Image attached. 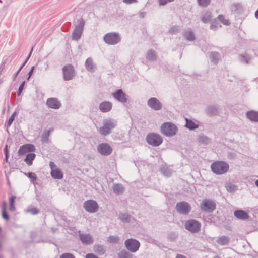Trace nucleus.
I'll return each mask as SVG.
<instances>
[{
    "label": "nucleus",
    "instance_id": "obj_49",
    "mask_svg": "<svg viewBox=\"0 0 258 258\" xmlns=\"http://www.w3.org/2000/svg\"><path fill=\"white\" fill-rule=\"evenodd\" d=\"M24 174L32 181H35L37 179V175L33 172H29L28 173H24Z\"/></svg>",
    "mask_w": 258,
    "mask_h": 258
},
{
    "label": "nucleus",
    "instance_id": "obj_51",
    "mask_svg": "<svg viewBox=\"0 0 258 258\" xmlns=\"http://www.w3.org/2000/svg\"><path fill=\"white\" fill-rule=\"evenodd\" d=\"M59 258H75V257L71 253H64L62 254Z\"/></svg>",
    "mask_w": 258,
    "mask_h": 258
},
{
    "label": "nucleus",
    "instance_id": "obj_36",
    "mask_svg": "<svg viewBox=\"0 0 258 258\" xmlns=\"http://www.w3.org/2000/svg\"><path fill=\"white\" fill-rule=\"evenodd\" d=\"M183 36L188 41H192L195 39L194 32L191 30L185 31L183 32Z\"/></svg>",
    "mask_w": 258,
    "mask_h": 258
},
{
    "label": "nucleus",
    "instance_id": "obj_8",
    "mask_svg": "<svg viewBox=\"0 0 258 258\" xmlns=\"http://www.w3.org/2000/svg\"><path fill=\"white\" fill-rule=\"evenodd\" d=\"M185 228L192 233H196L200 231L201 224L198 221L195 219H190L185 221Z\"/></svg>",
    "mask_w": 258,
    "mask_h": 258
},
{
    "label": "nucleus",
    "instance_id": "obj_27",
    "mask_svg": "<svg viewBox=\"0 0 258 258\" xmlns=\"http://www.w3.org/2000/svg\"><path fill=\"white\" fill-rule=\"evenodd\" d=\"M219 108L216 106L211 105L206 109V113L210 116L217 115L219 113Z\"/></svg>",
    "mask_w": 258,
    "mask_h": 258
},
{
    "label": "nucleus",
    "instance_id": "obj_58",
    "mask_svg": "<svg viewBox=\"0 0 258 258\" xmlns=\"http://www.w3.org/2000/svg\"><path fill=\"white\" fill-rule=\"evenodd\" d=\"M168 237L171 240H174L176 238L177 236L174 233H171L169 234Z\"/></svg>",
    "mask_w": 258,
    "mask_h": 258
},
{
    "label": "nucleus",
    "instance_id": "obj_15",
    "mask_svg": "<svg viewBox=\"0 0 258 258\" xmlns=\"http://www.w3.org/2000/svg\"><path fill=\"white\" fill-rule=\"evenodd\" d=\"M112 95L116 100L121 103H125L127 101V95L121 89L116 90L112 93Z\"/></svg>",
    "mask_w": 258,
    "mask_h": 258
},
{
    "label": "nucleus",
    "instance_id": "obj_60",
    "mask_svg": "<svg viewBox=\"0 0 258 258\" xmlns=\"http://www.w3.org/2000/svg\"><path fill=\"white\" fill-rule=\"evenodd\" d=\"M4 154H5V156H6V157H7L8 155H9V150L8 149V145H5L4 149Z\"/></svg>",
    "mask_w": 258,
    "mask_h": 258
},
{
    "label": "nucleus",
    "instance_id": "obj_34",
    "mask_svg": "<svg viewBox=\"0 0 258 258\" xmlns=\"http://www.w3.org/2000/svg\"><path fill=\"white\" fill-rule=\"evenodd\" d=\"M7 208V202L4 201L2 203V216L3 219L6 221H8L10 219V216L6 210Z\"/></svg>",
    "mask_w": 258,
    "mask_h": 258
},
{
    "label": "nucleus",
    "instance_id": "obj_31",
    "mask_svg": "<svg viewBox=\"0 0 258 258\" xmlns=\"http://www.w3.org/2000/svg\"><path fill=\"white\" fill-rule=\"evenodd\" d=\"M53 131V128H50L48 130L44 131V133L41 136V142L43 143H48L49 142V138L51 132Z\"/></svg>",
    "mask_w": 258,
    "mask_h": 258
},
{
    "label": "nucleus",
    "instance_id": "obj_17",
    "mask_svg": "<svg viewBox=\"0 0 258 258\" xmlns=\"http://www.w3.org/2000/svg\"><path fill=\"white\" fill-rule=\"evenodd\" d=\"M46 105L48 107L54 109H58L61 106V103L57 98H49L46 101Z\"/></svg>",
    "mask_w": 258,
    "mask_h": 258
},
{
    "label": "nucleus",
    "instance_id": "obj_37",
    "mask_svg": "<svg viewBox=\"0 0 258 258\" xmlns=\"http://www.w3.org/2000/svg\"><path fill=\"white\" fill-rule=\"evenodd\" d=\"M232 11L237 13H240L243 11V7L241 4L234 3L231 6Z\"/></svg>",
    "mask_w": 258,
    "mask_h": 258
},
{
    "label": "nucleus",
    "instance_id": "obj_25",
    "mask_svg": "<svg viewBox=\"0 0 258 258\" xmlns=\"http://www.w3.org/2000/svg\"><path fill=\"white\" fill-rule=\"evenodd\" d=\"M112 190L115 194L121 195L124 191V187L120 183H115L113 184Z\"/></svg>",
    "mask_w": 258,
    "mask_h": 258
},
{
    "label": "nucleus",
    "instance_id": "obj_53",
    "mask_svg": "<svg viewBox=\"0 0 258 258\" xmlns=\"http://www.w3.org/2000/svg\"><path fill=\"white\" fill-rule=\"evenodd\" d=\"M34 69H35V66H33L31 68V69H30V70L29 71V72H28V76L27 77V80H29V79H30V77L31 76V75L33 73Z\"/></svg>",
    "mask_w": 258,
    "mask_h": 258
},
{
    "label": "nucleus",
    "instance_id": "obj_23",
    "mask_svg": "<svg viewBox=\"0 0 258 258\" xmlns=\"http://www.w3.org/2000/svg\"><path fill=\"white\" fill-rule=\"evenodd\" d=\"M246 116L248 119L253 122H258V112L250 110L247 111L246 113Z\"/></svg>",
    "mask_w": 258,
    "mask_h": 258
},
{
    "label": "nucleus",
    "instance_id": "obj_41",
    "mask_svg": "<svg viewBox=\"0 0 258 258\" xmlns=\"http://www.w3.org/2000/svg\"><path fill=\"white\" fill-rule=\"evenodd\" d=\"M118 258H133V255L126 250H122L119 252Z\"/></svg>",
    "mask_w": 258,
    "mask_h": 258
},
{
    "label": "nucleus",
    "instance_id": "obj_6",
    "mask_svg": "<svg viewBox=\"0 0 258 258\" xmlns=\"http://www.w3.org/2000/svg\"><path fill=\"white\" fill-rule=\"evenodd\" d=\"M146 142L153 147L160 145L163 142V139L159 135L155 133H149L146 137Z\"/></svg>",
    "mask_w": 258,
    "mask_h": 258
},
{
    "label": "nucleus",
    "instance_id": "obj_38",
    "mask_svg": "<svg viewBox=\"0 0 258 258\" xmlns=\"http://www.w3.org/2000/svg\"><path fill=\"white\" fill-rule=\"evenodd\" d=\"M230 241V238L228 236H222L218 237L217 242L221 245H225L228 244Z\"/></svg>",
    "mask_w": 258,
    "mask_h": 258
},
{
    "label": "nucleus",
    "instance_id": "obj_9",
    "mask_svg": "<svg viewBox=\"0 0 258 258\" xmlns=\"http://www.w3.org/2000/svg\"><path fill=\"white\" fill-rule=\"evenodd\" d=\"M124 245L129 251L135 253L139 250L140 247V243L137 239L129 238L125 241Z\"/></svg>",
    "mask_w": 258,
    "mask_h": 258
},
{
    "label": "nucleus",
    "instance_id": "obj_18",
    "mask_svg": "<svg viewBox=\"0 0 258 258\" xmlns=\"http://www.w3.org/2000/svg\"><path fill=\"white\" fill-rule=\"evenodd\" d=\"M79 237L81 241L85 245H90L93 242V238L89 234H80Z\"/></svg>",
    "mask_w": 258,
    "mask_h": 258
},
{
    "label": "nucleus",
    "instance_id": "obj_19",
    "mask_svg": "<svg viewBox=\"0 0 258 258\" xmlns=\"http://www.w3.org/2000/svg\"><path fill=\"white\" fill-rule=\"evenodd\" d=\"M112 108V104L109 101H104L99 104V108L102 112H108Z\"/></svg>",
    "mask_w": 258,
    "mask_h": 258
},
{
    "label": "nucleus",
    "instance_id": "obj_44",
    "mask_svg": "<svg viewBox=\"0 0 258 258\" xmlns=\"http://www.w3.org/2000/svg\"><path fill=\"white\" fill-rule=\"evenodd\" d=\"M225 187H226L227 190L230 192H234L235 190H236L237 189V186H236L231 183H227Z\"/></svg>",
    "mask_w": 258,
    "mask_h": 258
},
{
    "label": "nucleus",
    "instance_id": "obj_56",
    "mask_svg": "<svg viewBox=\"0 0 258 258\" xmlns=\"http://www.w3.org/2000/svg\"><path fill=\"white\" fill-rule=\"evenodd\" d=\"M15 199H16V196L15 195H12L9 198V204H14Z\"/></svg>",
    "mask_w": 258,
    "mask_h": 258
},
{
    "label": "nucleus",
    "instance_id": "obj_48",
    "mask_svg": "<svg viewBox=\"0 0 258 258\" xmlns=\"http://www.w3.org/2000/svg\"><path fill=\"white\" fill-rule=\"evenodd\" d=\"M218 20L225 25H228L229 24V21L225 19V17L222 15H220L217 17Z\"/></svg>",
    "mask_w": 258,
    "mask_h": 258
},
{
    "label": "nucleus",
    "instance_id": "obj_32",
    "mask_svg": "<svg viewBox=\"0 0 258 258\" xmlns=\"http://www.w3.org/2000/svg\"><path fill=\"white\" fill-rule=\"evenodd\" d=\"M132 217L127 213H121L119 215L118 219L123 223H130L131 221Z\"/></svg>",
    "mask_w": 258,
    "mask_h": 258
},
{
    "label": "nucleus",
    "instance_id": "obj_57",
    "mask_svg": "<svg viewBox=\"0 0 258 258\" xmlns=\"http://www.w3.org/2000/svg\"><path fill=\"white\" fill-rule=\"evenodd\" d=\"M86 258H98V257L93 253H88L86 255Z\"/></svg>",
    "mask_w": 258,
    "mask_h": 258
},
{
    "label": "nucleus",
    "instance_id": "obj_5",
    "mask_svg": "<svg viewBox=\"0 0 258 258\" xmlns=\"http://www.w3.org/2000/svg\"><path fill=\"white\" fill-rule=\"evenodd\" d=\"M200 207L202 211L211 213L216 209V204L213 200L205 198L200 203Z\"/></svg>",
    "mask_w": 258,
    "mask_h": 258
},
{
    "label": "nucleus",
    "instance_id": "obj_14",
    "mask_svg": "<svg viewBox=\"0 0 258 258\" xmlns=\"http://www.w3.org/2000/svg\"><path fill=\"white\" fill-rule=\"evenodd\" d=\"M148 106L155 111H159L162 109L163 105L158 99L152 97L147 101Z\"/></svg>",
    "mask_w": 258,
    "mask_h": 258
},
{
    "label": "nucleus",
    "instance_id": "obj_59",
    "mask_svg": "<svg viewBox=\"0 0 258 258\" xmlns=\"http://www.w3.org/2000/svg\"><path fill=\"white\" fill-rule=\"evenodd\" d=\"M49 166L51 168V171H52V170L55 169L54 168L56 167V165L53 162L50 161L49 162Z\"/></svg>",
    "mask_w": 258,
    "mask_h": 258
},
{
    "label": "nucleus",
    "instance_id": "obj_63",
    "mask_svg": "<svg viewBox=\"0 0 258 258\" xmlns=\"http://www.w3.org/2000/svg\"><path fill=\"white\" fill-rule=\"evenodd\" d=\"M20 71L21 70L18 69V70L14 74H13L12 77L13 80H15L16 79Z\"/></svg>",
    "mask_w": 258,
    "mask_h": 258
},
{
    "label": "nucleus",
    "instance_id": "obj_22",
    "mask_svg": "<svg viewBox=\"0 0 258 258\" xmlns=\"http://www.w3.org/2000/svg\"><path fill=\"white\" fill-rule=\"evenodd\" d=\"M160 172L164 176L167 177H170L172 173V170L166 165H162L160 167Z\"/></svg>",
    "mask_w": 258,
    "mask_h": 258
},
{
    "label": "nucleus",
    "instance_id": "obj_39",
    "mask_svg": "<svg viewBox=\"0 0 258 258\" xmlns=\"http://www.w3.org/2000/svg\"><path fill=\"white\" fill-rule=\"evenodd\" d=\"M26 213H29L33 215H37L39 212V210L36 207H34L33 205H30L25 210Z\"/></svg>",
    "mask_w": 258,
    "mask_h": 258
},
{
    "label": "nucleus",
    "instance_id": "obj_47",
    "mask_svg": "<svg viewBox=\"0 0 258 258\" xmlns=\"http://www.w3.org/2000/svg\"><path fill=\"white\" fill-rule=\"evenodd\" d=\"M169 31L171 34H176L179 32L180 28L177 25H174L169 29Z\"/></svg>",
    "mask_w": 258,
    "mask_h": 258
},
{
    "label": "nucleus",
    "instance_id": "obj_43",
    "mask_svg": "<svg viewBox=\"0 0 258 258\" xmlns=\"http://www.w3.org/2000/svg\"><path fill=\"white\" fill-rule=\"evenodd\" d=\"M16 112H14L12 115L9 117L8 121L5 123V125L6 128L8 129L12 124L13 121L14 120L15 116L16 114Z\"/></svg>",
    "mask_w": 258,
    "mask_h": 258
},
{
    "label": "nucleus",
    "instance_id": "obj_13",
    "mask_svg": "<svg viewBox=\"0 0 258 258\" xmlns=\"http://www.w3.org/2000/svg\"><path fill=\"white\" fill-rule=\"evenodd\" d=\"M98 152L103 156H108L112 152V148L111 146L106 143H102L97 146Z\"/></svg>",
    "mask_w": 258,
    "mask_h": 258
},
{
    "label": "nucleus",
    "instance_id": "obj_33",
    "mask_svg": "<svg viewBox=\"0 0 258 258\" xmlns=\"http://www.w3.org/2000/svg\"><path fill=\"white\" fill-rule=\"evenodd\" d=\"M186 123L185 126L190 130H194L197 128L199 127V125L194 122V121L190 119L186 118Z\"/></svg>",
    "mask_w": 258,
    "mask_h": 258
},
{
    "label": "nucleus",
    "instance_id": "obj_16",
    "mask_svg": "<svg viewBox=\"0 0 258 258\" xmlns=\"http://www.w3.org/2000/svg\"><path fill=\"white\" fill-rule=\"evenodd\" d=\"M36 149L34 145L31 144H26L21 146L18 151L19 155H23L26 153L34 152Z\"/></svg>",
    "mask_w": 258,
    "mask_h": 258
},
{
    "label": "nucleus",
    "instance_id": "obj_61",
    "mask_svg": "<svg viewBox=\"0 0 258 258\" xmlns=\"http://www.w3.org/2000/svg\"><path fill=\"white\" fill-rule=\"evenodd\" d=\"M9 210L12 212H14V211H15L16 209L14 204L9 205Z\"/></svg>",
    "mask_w": 258,
    "mask_h": 258
},
{
    "label": "nucleus",
    "instance_id": "obj_45",
    "mask_svg": "<svg viewBox=\"0 0 258 258\" xmlns=\"http://www.w3.org/2000/svg\"><path fill=\"white\" fill-rule=\"evenodd\" d=\"M119 240V237L117 236L111 235L107 238V242L110 243H116Z\"/></svg>",
    "mask_w": 258,
    "mask_h": 258
},
{
    "label": "nucleus",
    "instance_id": "obj_7",
    "mask_svg": "<svg viewBox=\"0 0 258 258\" xmlns=\"http://www.w3.org/2000/svg\"><path fill=\"white\" fill-rule=\"evenodd\" d=\"M77 22V24H75L72 36V39L76 41L81 38L85 25V22L82 18L78 19Z\"/></svg>",
    "mask_w": 258,
    "mask_h": 258
},
{
    "label": "nucleus",
    "instance_id": "obj_24",
    "mask_svg": "<svg viewBox=\"0 0 258 258\" xmlns=\"http://www.w3.org/2000/svg\"><path fill=\"white\" fill-rule=\"evenodd\" d=\"M146 58L150 61H156L157 59L156 51L153 49L149 50L146 53Z\"/></svg>",
    "mask_w": 258,
    "mask_h": 258
},
{
    "label": "nucleus",
    "instance_id": "obj_40",
    "mask_svg": "<svg viewBox=\"0 0 258 258\" xmlns=\"http://www.w3.org/2000/svg\"><path fill=\"white\" fill-rule=\"evenodd\" d=\"M211 19V14L209 12H206L202 14L201 20L204 23H207L210 21Z\"/></svg>",
    "mask_w": 258,
    "mask_h": 258
},
{
    "label": "nucleus",
    "instance_id": "obj_26",
    "mask_svg": "<svg viewBox=\"0 0 258 258\" xmlns=\"http://www.w3.org/2000/svg\"><path fill=\"white\" fill-rule=\"evenodd\" d=\"M209 57L212 63L216 64L221 59L220 53L216 51H212L210 53Z\"/></svg>",
    "mask_w": 258,
    "mask_h": 258
},
{
    "label": "nucleus",
    "instance_id": "obj_62",
    "mask_svg": "<svg viewBox=\"0 0 258 258\" xmlns=\"http://www.w3.org/2000/svg\"><path fill=\"white\" fill-rule=\"evenodd\" d=\"M210 29L215 31L218 29V26L217 24H212L210 26Z\"/></svg>",
    "mask_w": 258,
    "mask_h": 258
},
{
    "label": "nucleus",
    "instance_id": "obj_2",
    "mask_svg": "<svg viewBox=\"0 0 258 258\" xmlns=\"http://www.w3.org/2000/svg\"><path fill=\"white\" fill-rule=\"evenodd\" d=\"M103 124L99 128V133L101 135L106 136L111 133L112 130L117 125V122L111 118H108L103 120Z\"/></svg>",
    "mask_w": 258,
    "mask_h": 258
},
{
    "label": "nucleus",
    "instance_id": "obj_4",
    "mask_svg": "<svg viewBox=\"0 0 258 258\" xmlns=\"http://www.w3.org/2000/svg\"><path fill=\"white\" fill-rule=\"evenodd\" d=\"M121 36L118 32H112L105 34L103 37L104 41L110 45H114L120 42Z\"/></svg>",
    "mask_w": 258,
    "mask_h": 258
},
{
    "label": "nucleus",
    "instance_id": "obj_54",
    "mask_svg": "<svg viewBox=\"0 0 258 258\" xmlns=\"http://www.w3.org/2000/svg\"><path fill=\"white\" fill-rule=\"evenodd\" d=\"M122 2L126 4H131L137 3L138 0H122Z\"/></svg>",
    "mask_w": 258,
    "mask_h": 258
},
{
    "label": "nucleus",
    "instance_id": "obj_12",
    "mask_svg": "<svg viewBox=\"0 0 258 258\" xmlns=\"http://www.w3.org/2000/svg\"><path fill=\"white\" fill-rule=\"evenodd\" d=\"M83 207L85 210L89 213L97 212L99 208L97 203L93 200H88L85 201Z\"/></svg>",
    "mask_w": 258,
    "mask_h": 258
},
{
    "label": "nucleus",
    "instance_id": "obj_20",
    "mask_svg": "<svg viewBox=\"0 0 258 258\" xmlns=\"http://www.w3.org/2000/svg\"><path fill=\"white\" fill-rule=\"evenodd\" d=\"M234 215L237 219L240 220H245L249 217L248 214L246 211L241 209L236 210L234 212Z\"/></svg>",
    "mask_w": 258,
    "mask_h": 258
},
{
    "label": "nucleus",
    "instance_id": "obj_21",
    "mask_svg": "<svg viewBox=\"0 0 258 258\" xmlns=\"http://www.w3.org/2000/svg\"><path fill=\"white\" fill-rule=\"evenodd\" d=\"M85 67L87 71L90 72H94L96 70V65L93 61L91 57L88 58L85 62Z\"/></svg>",
    "mask_w": 258,
    "mask_h": 258
},
{
    "label": "nucleus",
    "instance_id": "obj_3",
    "mask_svg": "<svg viewBox=\"0 0 258 258\" xmlns=\"http://www.w3.org/2000/svg\"><path fill=\"white\" fill-rule=\"evenodd\" d=\"M212 172L216 175H222L226 173L229 168V164L223 161H216L211 165Z\"/></svg>",
    "mask_w": 258,
    "mask_h": 258
},
{
    "label": "nucleus",
    "instance_id": "obj_35",
    "mask_svg": "<svg viewBox=\"0 0 258 258\" xmlns=\"http://www.w3.org/2000/svg\"><path fill=\"white\" fill-rule=\"evenodd\" d=\"M35 157L36 155L33 153H27L25 158L24 159V161L28 166L32 165Z\"/></svg>",
    "mask_w": 258,
    "mask_h": 258
},
{
    "label": "nucleus",
    "instance_id": "obj_52",
    "mask_svg": "<svg viewBox=\"0 0 258 258\" xmlns=\"http://www.w3.org/2000/svg\"><path fill=\"white\" fill-rule=\"evenodd\" d=\"M174 0H159L160 5L164 6L168 3L173 2Z\"/></svg>",
    "mask_w": 258,
    "mask_h": 258
},
{
    "label": "nucleus",
    "instance_id": "obj_50",
    "mask_svg": "<svg viewBox=\"0 0 258 258\" xmlns=\"http://www.w3.org/2000/svg\"><path fill=\"white\" fill-rule=\"evenodd\" d=\"M25 84V81H23L21 84L20 85L18 91H17V96H20L22 93V92L23 91L24 89V87Z\"/></svg>",
    "mask_w": 258,
    "mask_h": 258
},
{
    "label": "nucleus",
    "instance_id": "obj_1",
    "mask_svg": "<svg viewBox=\"0 0 258 258\" xmlns=\"http://www.w3.org/2000/svg\"><path fill=\"white\" fill-rule=\"evenodd\" d=\"M177 126L171 122H165L160 127L161 134L167 137H172L175 135L178 132Z\"/></svg>",
    "mask_w": 258,
    "mask_h": 258
},
{
    "label": "nucleus",
    "instance_id": "obj_64",
    "mask_svg": "<svg viewBox=\"0 0 258 258\" xmlns=\"http://www.w3.org/2000/svg\"><path fill=\"white\" fill-rule=\"evenodd\" d=\"M145 15H146V12H141L139 13V16L141 18H144Z\"/></svg>",
    "mask_w": 258,
    "mask_h": 258
},
{
    "label": "nucleus",
    "instance_id": "obj_11",
    "mask_svg": "<svg viewBox=\"0 0 258 258\" xmlns=\"http://www.w3.org/2000/svg\"><path fill=\"white\" fill-rule=\"evenodd\" d=\"M63 78L65 81L72 80L75 76V70L72 64L66 65L62 68Z\"/></svg>",
    "mask_w": 258,
    "mask_h": 258
},
{
    "label": "nucleus",
    "instance_id": "obj_46",
    "mask_svg": "<svg viewBox=\"0 0 258 258\" xmlns=\"http://www.w3.org/2000/svg\"><path fill=\"white\" fill-rule=\"evenodd\" d=\"M198 5L201 7H206L210 3L211 0H197Z\"/></svg>",
    "mask_w": 258,
    "mask_h": 258
},
{
    "label": "nucleus",
    "instance_id": "obj_28",
    "mask_svg": "<svg viewBox=\"0 0 258 258\" xmlns=\"http://www.w3.org/2000/svg\"><path fill=\"white\" fill-rule=\"evenodd\" d=\"M51 175L53 178L56 179H61L63 177L62 171L58 168L51 171Z\"/></svg>",
    "mask_w": 258,
    "mask_h": 258
},
{
    "label": "nucleus",
    "instance_id": "obj_29",
    "mask_svg": "<svg viewBox=\"0 0 258 258\" xmlns=\"http://www.w3.org/2000/svg\"><path fill=\"white\" fill-rule=\"evenodd\" d=\"M197 141L198 142L204 145H208L211 142V140L209 138L203 134H201L198 136Z\"/></svg>",
    "mask_w": 258,
    "mask_h": 258
},
{
    "label": "nucleus",
    "instance_id": "obj_55",
    "mask_svg": "<svg viewBox=\"0 0 258 258\" xmlns=\"http://www.w3.org/2000/svg\"><path fill=\"white\" fill-rule=\"evenodd\" d=\"M227 155L228 158L230 159H234L236 156L235 153L231 152H228Z\"/></svg>",
    "mask_w": 258,
    "mask_h": 258
},
{
    "label": "nucleus",
    "instance_id": "obj_30",
    "mask_svg": "<svg viewBox=\"0 0 258 258\" xmlns=\"http://www.w3.org/2000/svg\"><path fill=\"white\" fill-rule=\"evenodd\" d=\"M94 251L99 255H103L106 252V249L104 245L95 244L93 246Z\"/></svg>",
    "mask_w": 258,
    "mask_h": 258
},
{
    "label": "nucleus",
    "instance_id": "obj_42",
    "mask_svg": "<svg viewBox=\"0 0 258 258\" xmlns=\"http://www.w3.org/2000/svg\"><path fill=\"white\" fill-rule=\"evenodd\" d=\"M251 58L250 56L247 54H240L239 55V60L241 62H243L245 63H248L249 60H250Z\"/></svg>",
    "mask_w": 258,
    "mask_h": 258
},
{
    "label": "nucleus",
    "instance_id": "obj_10",
    "mask_svg": "<svg viewBox=\"0 0 258 258\" xmlns=\"http://www.w3.org/2000/svg\"><path fill=\"white\" fill-rule=\"evenodd\" d=\"M176 209L179 213L187 215L191 211V206L187 202L181 201L176 204Z\"/></svg>",
    "mask_w": 258,
    "mask_h": 258
}]
</instances>
